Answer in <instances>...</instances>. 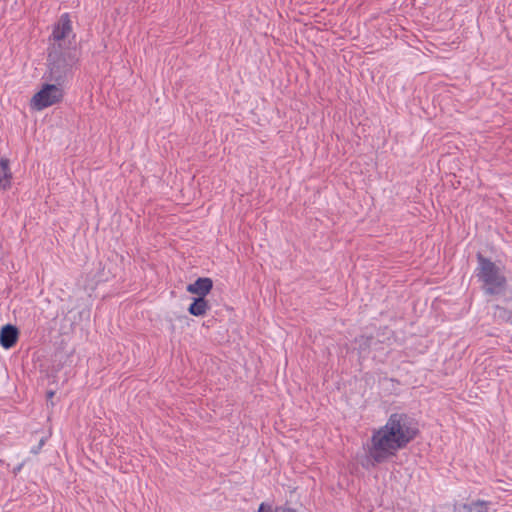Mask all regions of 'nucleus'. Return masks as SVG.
Returning <instances> with one entry per match:
<instances>
[{"mask_svg": "<svg viewBox=\"0 0 512 512\" xmlns=\"http://www.w3.org/2000/svg\"><path fill=\"white\" fill-rule=\"evenodd\" d=\"M416 423L405 413H392L383 426L374 429L368 454L377 463L396 456L418 435Z\"/></svg>", "mask_w": 512, "mask_h": 512, "instance_id": "nucleus-1", "label": "nucleus"}, {"mask_svg": "<svg viewBox=\"0 0 512 512\" xmlns=\"http://www.w3.org/2000/svg\"><path fill=\"white\" fill-rule=\"evenodd\" d=\"M65 90L61 83H44L32 96L30 107L35 111H42L53 105L61 103L64 99Z\"/></svg>", "mask_w": 512, "mask_h": 512, "instance_id": "nucleus-2", "label": "nucleus"}, {"mask_svg": "<svg viewBox=\"0 0 512 512\" xmlns=\"http://www.w3.org/2000/svg\"><path fill=\"white\" fill-rule=\"evenodd\" d=\"M478 262V277L487 286V292L493 294L504 288L506 278L501 269L482 255H478Z\"/></svg>", "mask_w": 512, "mask_h": 512, "instance_id": "nucleus-3", "label": "nucleus"}, {"mask_svg": "<svg viewBox=\"0 0 512 512\" xmlns=\"http://www.w3.org/2000/svg\"><path fill=\"white\" fill-rule=\"evenodd\" d=\"M74 39L75 35L73 33L72 21L69 13H63L58 21L53 26L52 34L50 39L54 44H57L59 47H62L63 43L69 38Z\"/></svg>", "mask_w": 512, "mask_h": 512, "instance_id": "nucleus-4", "label": "nucleus"}, {"mask_svg": "<svg viewBox=\"0 0 512 512\" xmlns=\"http://www.w3.org/2000/svg\"><path fill=\"white\" fill-rule=\"evenodd\" d=\"M213 288V281L208 277H200L186 287L187 292L205 298Z\"/></svg>", "mask_w": 512, "mask_h": 512, "instance_id": "nucleus-5", "label": "nucleus"}, {"mask_svg": "<svg viewBox=\"0 0 512 512\" xmlns=\"http://www.w3.org/2000/svg\"><path fill=\"white\" fill-rule=\"evenodd\" d=\"M19 338V331L16 326L7 324L1 328L0 331V345L4 349L14 347Z\"/></svg>", "mask_w": 512, "mask_h": 512, "instance_id": "nucleus-6", "label": "nucleus"}, {"mask_svg": "<svg viewBox=\"0 0 512 512\" xmlns=\"http://www.w3.org/2000/svg\"><path fill=\"white\" fill-rule=\"evenodd\" d=\"M13 174L8 158H0V191H7L12 186Z\"/></svg>", "mask_w": 512, "mask_h": 512, "instance_id": "nucleus-7", "label": "nucleus"}, {"mask_svg": "<svg viewBox=\"0 0 512 512\" xmlns=\"http://www.w3.org/2000/svg\"><path fill=\"white\" fill-rule=\"evenodd\" d=\"M208 310V301L203 297L194 298L193 302L188 307V312L196 317L204 316Z\"/></svg>", "mask_w": 512, "mask_h": 512, "instance_id": "nucleus-8", "label": "nucleus"}, {"mask_svg": "<svg viewBox=\"0 0 512 512\" xmlns=\"http://www.w3.org/2000/svg\"><path fill=\"white\" fill-rule=\"evenodd\" d=\"M278 510L279 509L274 507L272 504L262 502L259 505L257 512H279Z\"/></svg>", "mask_w": 512, "mask_h": 512, "instance_id": "nucleus-9", "label": "nucleus"}, {"mask_svg": "<svg viewBox=\"0 0 512 512\" xmlns=\"http://www.w3.org/2000/svg\"><path fill=\"white\" fill-rule=\"evenodd\" d=\"M283 512H296V510L293 508H286V509H284Z\"/></svg>", "mask_w": 512, "mask_h": 512, "instance_id": "nucleus-10", "label": "nucleus"}, {"mask_svg": "<svg viewBox=\"0 0 512 512\" xmlns=\"http://www.w3.org/2000/svg\"><path fill=\"white\" fill-rule=\"evenodd\" d=\"M53 395H54V392H52V391L48 393V397H49V398H52V397H53Z\"/></svg>", "mask_w": 512, "mask_h": 512, "instance_id": "nucleus-11", "label": "nucleus"}]
</instances>
